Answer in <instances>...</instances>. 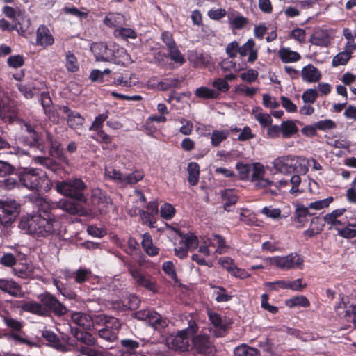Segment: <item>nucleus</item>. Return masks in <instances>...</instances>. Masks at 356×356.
Masks as SVG:
<instances>
[{
  "instance_id": "nucleus-1",
  "label": "nucleus",
  "mask_w": 356,
  "mask_h": 356,
  "mask_svg": "<svg viewBox=\"0 0 356 356\" xmlns=\"http://www.w3.org/2000/svg\"><path fill=\"white\" fill-rule=\"evenodd\" d=\"M32 202L38 207V212L23 216L19 222V227L35 237L46 238L59 234L60 222L54 214L48 211L49 202L40 196L33 197Z\"/></svg>"
},
{
  "instance_id": "nucleus-2",
  "label": "nucleus",
  "mask_w": 356,
  "mask_h": 356,
  "mask_svg": "<svg viewBox=\"0 0 356 356\" xmlns=\"http://www.w3.org/2000/svg\"><path fill=\"white\" fill-rule=\"evenodd\" d=\"M19 180L26 188L38 193H46L52 186V182L46 173L37 168H23L19 173Z\"/></svg>"
},
{
  "instance_id": "nucleus-3",
  "label": "nucleus",
  "mask_w": 356,
  "mask_h": 356,
  "mask_svg": "<svg viewBox=\"0 0 356 356\" xmlns=\"http://www.w3.org/2000/svg\"><path fill=\"white\" fill-rule=\"evenodd\" d=\"M198 331V326L193 319L188 321L186 328L168 339V346L175 350L186 351L189 347L190 338Z\"/></svg>"
},
{
  "instance_id": "nucleus-4",
  "label": "nucleus",
  "mask_w": 356,
  "mask_h": 356,
  "mask_svg": "<svg viewBox=\"0 0 356 356\" xmlns=\"http://www.w3.org/2000/svg\"><path fill=\"white\" fill-rule=\"evenodd\" d=\"M91 51L94 54L97 61H104L120 64V58L124 56L125 50L119 49L115 46L108 47L103 42L94 43L91 46Z\"/></svg>"
},
{
  "instance_id": "nucleus-5",
  "label": "nucleus",
  "mask_w": 356,
  "mask_h": 356,
  "mask_svg": "<svg viewBox=\"0 0 356 356\" xmlns=\"http://www.w3.org/2000/svg\"><path fill=\"white\" fill-rule=\"evenodd\" d=\"M86 188V184L79 178L58 181L56 189L58 193L79 201H86L83 192Z\"/></svg>"
},
{
  "instance_id": "nucleus-6",
  "label": "nucleus",
  "mask_w": 356,
  "mask_h": 356,
  "mask_svg": "<svg viewBox=\"0 0 356 356\" xmlns=\"http://www.w3.org/2000/svg\"><path fill=\"white\" fill-rule=\"evenodd\" d=\"M264 261L282 270H289L296 268L302 269L304 260L300 255L293 252L283 257H268L264 259Z\"/></svg>"
},
{
  "instance_id": "nucleus-7",
  "label": "nucleus",
  "mask_w": 356,
  "mask_h": 356,
  "mask_svg": "<svg viewBox=\"0 0 356 356\" xmlns=\"http://www.w3.org/2000/svg\"><path fill=\"white\" fill-rule=\"evenodd\" d=\"M134 317L149 323L154 330L161 331L168 325L169 321L159 313L151 309H142L134 314Z\"/></svg>"
},
{
  "instance_id": "nucleus-8",
  "label": "nucleus",
  "mask_w": 356,
  "mask_h": 356,
  "mask_svg": "<svg viewBox=\"0 0 356 356\" xmlns=\"http://www.w3.org/2000/svg\"><path fill=\"white\" fill-rule=\"evenodd\" d=\"M20 205L14 200H0V224L10 225L18 216Z\"/></svg>"
},
{
  "instance_id": "nucleus-9",
  "label": "nucleus",
  "mask_w": 356,
  "mask_h": 356,
  "mask_svg": "<svg viewBox=\"0 0 356 356\" xmlns=\"http://www.w3.org/2000/svg\"><path fill=\"white\" fill-rule=\"evenodd\" d=\"M128 270L137 285L145 287L154 293L157 291L155 280L149 275L143 274L140 270L131 265L129 266Z\"/></svg>"
},
{
  "instance_id": "nucleus-10",
  "label": "nucleus",
  "mask_w": 356,
  "mask_h": 356,
  "mask_svg": "<svg viewBox=\"0 0 356 356\" xmlns=\"http://www.w3.org/2000/svg\"><path fill=\"white\" fill-rule=\"evenodd\" d=\"M38 298L44 306L55 315L60 316L67 313V307L51 293L46 292L40 294Z\"/></svg>"
},
{
  "instance_id": "nucleus-11",
  "label": "nucleus",
  "mask_w": 356,
  "mask_h": 356,
  "mask_svg": "<svg viewBox=\"0 0 356 356\" xmlns=\"http://www.w3.org/2000/svg\"><path fill=\"white\" fill-rule=\"evenodd\" d=\"M193 343L195 350L204 356H208L213 351V342L206 334L197 335L193 339Z\"/></svg>"
},
{
  "instance_id": "nucleus-12",
  "label": "nucleus",
  "mask_w": 356,
  "mask_h": 356,
  "mask_svg": "<svg viewBox=\"0 0 356 356\" xmlns=\"http://www.w3.org/2000/svg\"><path fill=\"white\" fill-rule=\"evenodd\" d=\"M273 165L277 171L282 174H290L296 170V161L291 156H284L275 159Z\"/></svg>"
},
{
  "instance_id": "nucleus-13",
  "label": "nucleus",
  "mask_w": 356,
  "mask_h": 356,
  "mask_svg": "<svg viewBox=\"0 0 356 356\" xmlns=\"http://www.w3.org/2000/svg\"><path fill=\"white\" fill-rule=\"evenodd\" d=\"M120 327L121 323L118 318L111 319L106 326L99 330V336L108 341H114L118 338Z\"/></svg>"
},
{
  "instance_id": "nucleus-14",
  "label": "nucleus",
  "mask_w": 356,
  "mask_h": 356,
  "mask_svg": "<svg viewBox=\"0 0 356 356\" xmlns=\"http://www.w3.org/2000/svg\"><path fill=\"white\" fill-rule=\"evenodd\" d=\"M59 109L66 114L67 124L70 128L76 129L83 125L85 119L79 113L71 110L67 106H60Z\"/></svg>"
},
{
  "instance_id": "nucleus-15",
  "label": "nucleus",
  "mask_w": 356,
  "mask_h": 356,
  "mask_svg": "<svg viewBox=\"0 0 356 356\" xmlns=\"http://www.w3.org/2000/svg\"><path fill=\"white\" fill-rule=\"evenodd\" d=\"M0 290L13 297H22L21 286L13 279L0 278Z\"/></svg>"
},
{
  "instance_id": "nucleus-16",
  "label": "nucleus",
  "mask_w": 356,
  "mask_h": 356,
  "mask_svg": "<svg viewBox=\"0 0 356 356\" xmlns=\"http://www.w3.org/2000/svg\"><path fill=\"white\" fill-rule=\"evenodd\" d=\"M207 314L209 321L213 325V327L209 328L210 332H213L217 337L223 336L225 332L226 327L222 322L221 316L211 310H208Z\"/></svg>"
},
{
  "instance_id": "nucleus-17",
  "label": "nucleus",
  "mask_w": 356,
  "mask_h": 356,
  "mask_svg": "<svg viewBox=\"0 0 356 356\" xmlns=\"http://www.w3.org/2000/svg\"><path fill=\"white\" fill-rule=\"evenodd\" d=\"M218 263L234 277L244 279L249 275L244 270L238 268L234 264V260L229 257H220Z\"/></svg>"
},
{
  "instance_id": "nucleus-18",
  "label": "nucleus",
  "mask_w": 356,
  "mask_h": 356,
  "mask_svg": "<svg viewBox=\"0 0 356 356\" xmlns=\"http://www.w3.org/2000/svg\"><path fill=\"white\" fill-rule=\"evenodd\" d=\"M17 86L20 92L26 99L33 98L34 95H38L42 90L45 88V85L39 82L19 83Z\"/></svg>"
},
{
  "instance_id": "nucleus-19",
  "label": "nucleus",
  "mask_w": 356,
  "mask_h": 356,
  "mask_svg": "<svg viewBox=\"0 0 356 356\" xmlns=\"http://www.w3.org/2000/svg\"><path fill=\"white\" fill-rule=\"evenodd\" d=\"M54 42V39L49 29L44 25L40 26L36 32L37 45L46 47L52 45Z\"/></svg>"
},
{
  "instance_id": "nucleus-20",
  "label": "nucleus",
  "mask_w": 356,
  "mask_h": 356,
  "mask_svg": "<svg viewBox=\"0 0 356 356\" xmlns=\"http://www.w3.org/2000/svg\"><path fill=\"white\" fill-rule=\"evenodd\" d=\"M71 319L73 323L85 330H90L93 326L92 316L86 313L74 312L71 316Z\"/></svg>"
},
{
  "instance_id": "nucleus-21",
  "label": "nucleus",
  "mask_w": 356,
  "mask_h": 356,
  "mask_svg": "<svg viewBox=\"0 0 356 356\" xmlns=\"http://www.w3.org/2000/svg\"><path fill=\"white\" fill-rule=\"evenodd\" d=\"M301 76L302 80L308 83H316L321 78L320 71L312 64H309L302 69Z\"/></svg>"
},
{
  "instance_id": "nucleus-22",
  "label": "nucleus",
  "mask_w": 356,
  "mask_h": 356,
  "mask_svg": "<svg viewBox=\"0 0 356 356\" xmlns=\"http://www.w3.org/2000/svg\"><path fill=\"white\" fill-rule=\"evenodd\" d=\"M70 330L71 334L78 341L86 344L88 347L95 344L96 339L92 334L86 331H81L76 327H70Z\"/></svg>"
},
{
  "instance_id": "nucleus-23",
  "label": "nucleus",
  "mask_w": 356,
  "mask_h": 356,
  "mask_svg": "<svg viewBox=\"0 0 356 356\" xmlns=\"http://www.w3.org/2000/svg\"><path fill=\"white\" fill-rule=\"evenodd\" d=\"M20 140L24 145H26L30 147H34L38 149H41L43 147L41 134L38 131L33 132L31 134L22 136Z\"/></svg>"
},
{
  "instance_id": "nucleus-24",
  "label": "nucleus",
  "mask_w": 356,
  "mask_h": 356,
  "mask_svg": "<svg viewBox=\"0 0 356 356\" xmlns=\"http://www.w3.org/2000/svg\"><path fill=\"white\" fill-rule=\"evenodd\" d=\"M221 196L224 202V209L227 211H232L238 200L237 193L232 189H226L222 191Z\"/></svg>"
},
{
  "instance_id": "nucleus-25",
  "label": "nucleus",
  "mask_w": 356,
  "mask_h": 356,
  "mask_svg": "<svg viewBox=\"0 0 356 356\" xmlns=\"http://www.w3.org/2000/svg\"><path fill=\"white\" fill-rule=\"evenodd\" d=\"M22 308L26 312L42 316H46L49 314V310L44 306V305L35 301H30L24 303L22 305Z\"/></svg>"
},
{
  "instance_id": "nucleus-26",
  "label": "nucleus",
  "mask_w": 356,
  "mask_h": 356,
  "mask_svg": "<svg viewBox=\"0 0 356 356\" xmlns=\"http://www.w3.org/2000/svg\"><path fill=\"white\" fill-rule=\"evenodd\" d=\"M309 42L314 45L327 47L330 44V37L326 31L317 30L311 36Z\"/></svg>"
},
{
  "instance_id": "nucleus-27",
  "label": "nucleus",
  "mask_w": 356,
  "mask_h": 356,
  "mask_svg": "<svg viewBox=\"0 0 356 356\" xmlns=\"http://www.w3.org/2000/svg\"><path fill=\"white\" fill-rule=\"evenodd\" d=\"M278 56L284 63L297 62L301 58L299 53L285 47L279 50Z\"/></svg>"
},
{
  "instance_id": "nucleus-28",
  "label": "nucleus",
  "mask_w": 356,
  "mask_h": 356,
  "mask_svg": "<svg viewBox=\"0 0 356 356\" xmlns=\"http://www.w3.org/2000/svg\"><path fill=\"white\" fill-rule=\"evenodd\" d=\"M124 22V17L122 14L110 13L106 15L104 23L108 27L119 28Z\"/></svg>"
},
{
  "instance_id": "nucleus-29",
  "label": "nucleus",
  "mask_w": 356,
  "mask_h": 356,
  "mask_svg": "<svg viewBox=\"0 0 356 356\" xmlns=\"http://www.w3.org/2000/svg\"><path fill=\"white\" fill-rule=\"evenodd\" d=\"M42 336L49 343L51 346L60 351L66 350L65 346L60 343L57 335L52 331L44 330L42 332Z\"/></svg>"
},
{
  "instance_id": "nucleus-30",
  "label": "nucleus",
  "mask_w": 356,
  "mask_h": 356,
  "mask_svg": "<svg viewBox=\"0 0 356 356\" xmlns=\"http://www.w3.org/2000/svg\"><path fill=\"white\" fill-rule=\"evenodd\" d=\"M58 207L72 215L79 214L82 211V207L78 204L67 200H60Z\"/></svg>"
},
{
  "instance_id": "nucleus-31",
  "label": "nucleus",
  "mask_w": 356,
  "mask_h": 356,
  "mask_svg": "<svg viewBox=\"0 0 356 356\" xmlns=\"http://www.w3.org/2000/svg\"><path fill=\"white\" fill-rule=\"evenodd\" d=\"M323 224L322 223L321 219L318 217H314L311 220L309 229L305 230L303 232V234L305 236H307L308 237H312L320 234L323 230Z\"/></svg>"
},
{
  "instance_id": "nucleus-32",
  "label": "nucleus",
  "mask_w": 356,
  "mask_h": 356,
  "mask_svg": "<svg viewBox=\"0 0 356 356\" xmlns=\"http://www.w3.org/2000/svg\"><path fill=\"white\" fill-rule=\"evenodd\" d=\"M142 246L145 252L149 256H155L159 253V249L154 245L149 234L143 235Z\"/></svg>"
},
{
  "instance_id": "nucleus-33",
  "label": "nucleus",
  "mask_w": 356,
  "mask_h": 356,
  "mask_svg": "<svg viewBox=\"0 0 356 356\" xmlns=\"http://www.w3.org/2000/svg\"><path fill=\"white\" fill-rule=\"evenodd\" d=\"M234 353L235 356H260L258 349L246 344H242L235 348Z\"/></svg>"
},
{
  "instance_id": "nucleus-34",
  "label": "nucleus",
  "mask_w": 356,
  "mask_h": 356,
  "mask_svg": "<svg viewBox=\"0 0 356 356\" xmlns=\"http://www.w3.org/2000/svg\"><path fill=\"white\" fill-rule=\"evenodd\" d=\"M188 180L191 186H195L198 183L200 176V166L195 162H191L188 165Z\"/></svg>"
},
{
  "instance_id": "nucleus-35",
  "label": "nucleus",
  "mask_w": 356,
  "mask_h": 356,
  "mask_svg": "<svg viewBox=\"0 0 356 356\" xmlns=\"http://www.w3.org/2000/svg\"><path fill=\"white\" fill-rule=\"evenodd\" d=\"M13 273L15 275L26 279L33 275V269L31 266L26 264H19L13 268Z\"/></svg>"
},
{
  "instance_id": "nucleus-36",
  "label": "nucleus",
  "mask_w": 356,
  "mask_h": 356,
  "mask_svg": "<svg viewBox=\"0 0 356 356\" xmlns=\"http://www.w3.org/2000/svg\"><path fill=\"white\" fill-rule=\"evenodd\" d=\"M282 135L284 138H290L298 131V128L292 120L284 121L281 124Z\"/></svg>"
},
{
  "instance_id": "nucleus-37",
  "label": "nucleus",
  "mask_w": 356,
  "mask_h": 356,
  "mask_svg": "<svg viewBox=\"0 0 356 356\" xmlns=\"http://www.w3.org/2000/svg\"><path fill=\"white\" fill-rule=\"evenodd\" d=\"M144 177V173L140 170H136L132 173L128 175H124L122 181V186H126L128 184H135L138 181L143 179Z\"/></svg>"
},
{
  "instance_id": "nucleus-38",
  "label": "nucleus",
  "mask_w": 356,
  "mask_h": 356,
  "mask_svg": "<svg viewBox=\"0 0 356 356\" xmlns=\"http://www.w3.org/2000/svg\"><path fill=\"white\" fill-rule=\"evenodd\" d=\"M190 60L193 63L195 67H202L209 63L210 57L207 54L195 52L190 56Z\"/></svg>"
},
{
  "instance_id": "nucleus-39",
  "label": "nucleus",
  "mask_w": 356,
  "mask_h": 356,
  "mask_svg": "<svg viewBox=\"0 0 356 356\" xmlns=\"http://www.w3.org/2000/svg\"><path fill=\"white\" fill-rule=\"evenodd\" d=\"M140 302L136 296L131 294L122 300V306L120 307L122 310H133L138 307Z\"/></svg>"
},
{
  "instance_id": "nucleus-40",
  "label": "nucleus",
  "mask_w": 356,
  "mask_h": 356,
  "mask_svg": "<svg viewBox=\"0 0 356 356\" xmlns=\"http://www.w3.org/2000/svg\"><path fill=\"white\" fill-rule=\"evenodd\" d=\"M229 133L227 130H213L211 134V143L213 147H218L227 138Z\"/></svg>"
},
{
  "instance_id": "nucleus-41",
  "label": "nucleus",
  "mask_w": 356,
  "mask_h": 356,
  "mask_svg": "<svg viewBox=\"0 0 356 356\" xmlns=\"http://www.w3.org/2000/svg\"><path fill=\"white\" fill-rule=\"evenodd\" d=\"M309 212V209L305 207H299L296 209L294 218L300 224V227L304 226L308 221V216H312Z\"/></svg>"
},
{
  "instance_id": "nucleus-42",
  "label": "nucleus",
  "mask_w": 356,
  "mask_h": 356,
  "mask_svg": "<svg viewBox=\"0 0 356 356\" xmlns=\"http://www.w3.org/2000/svg\"><path fill=\"white\" fill-rule=\"evenodd\" d=\"M251 175L249 177V179L253 184L264 177L266 170L264 165L260 163H252V167L251 170Z\"/></svg>"
},
{
  "instance_id": "nucleus-43",
  "label": "nucleus",
  "mask_w": 356,
  "mask_h": 356,
  "mask_svg": "<svg viewBox=\"0 0 356 356\" xmlns=\"http://www.w3.org/2000/svg\"><path fill=\"white\" fill-rule=\"evenodd\" d=\"M348 49L345 51H341L337 54L332 59V66L337 67L339 65H346L350 60L351 56V51Z\"/></svg>"
},
{
  "instance_id": "nucleus-44",
  "label": "nucleus",
  "mask_w": 356,
  "mask_h": 356,
  "mask_svg": "<svg viewBox=\"0 0 356 356\" xmlns=\"http://www.w3.org/2000/svg\"><path fill=\"white\" fill-rule=\"evenodd\" d=\"M195 95L202 99H216L219 95L218 92L207 87L197 88Z\"/></svg>"
},
{
  "instance_id": "nucleus-45",
  "label": "nucleus",
  "mask_w": 356,
  "mask_h": 356,
  "mask_svg": "<svg viewBox=\"0 0 356 356\" xmlns=\"http://www.w3.org/2000/svg\"><path fill=\"white\" fill-rule=\"evenodd\" d=\"M114 35L115 36L120 37L122 39H135L137 37V33L134 30L131 28L122 27V26L115 29Z\"/></svg>"
},
{
  "instance_id": "nucleus-46",
  "label": "nucleus",
  "mask_w": 356,
  "mask_h": 356,
  "mask_svg": "<svg viewBox=\"0 0 356 356\" xmlns=\"http://www.w3.org/2000/svg\"><path fill=\"white\" fill-rule=\"evenodd\" d=\"M286 304L289 307H294L296 306H301L307 307L310 303L308 299L304 296H297L290 298L286 301Z\"/></svg>"
},
{
  "instance_id": "nucleus-47",
  "label": "nucleus",
  "mask_w": 356,
  "mask_h": 356,
  "mask_svg": "<svg viewBox=\"0 0 356 356\" xmlns=\"http://www.w3.org/2000/svg\"><path fill=\"white\" fill-rule=\"evenodd\" d=\"M92 197L95 203L98 204H102L104 207L111 204V199L100 190L94 191Z\"/></svg>"
},
{
  "instance_id": "nucleus-48",
  "label": "nucleus",
  "mask_w": 356,
  "mask_h": 356,
  "mask_svg": "<svg viewBox=\"0 0 356 356\" xmlns=\"http://www.w3.org/2000/svg\"><path fill=\"white\" fill-rule=\"evenodd\" d=\"M104 175L107 179L113 180L118 184H122L123 174L119 170L112 168H106Z\"/></svg>"
},
{
  "instance_id": "nucleus-49",
  "label": "nucleus",
  "mask_w": 356,
  "mask_h": 356,
  "mask_svg": "<svg viewBox=\"0 0 356 356\" xmlns=\"http://www.w3.org/2000/svg\"><path fill=\"white\" fill-rule=\"evenodd\" d=\"M175 211L174 207L169 203L163 204L160 209L161 216L166 220H171L174 217Z\"/></svg>"
},
{
  "instance_id": "nucleus-50",
  "label": "nucleus",
  "mask_w": 356,
  "mask_h": 356,
  "mask_svg": "<svg viewBox=\"0 0 356 356\" xmlns=\"http://www.w3.org/2000/svg\"><path fill=\"white\" fill-rule=\"evenodd\" d=\"M333 201L332 197H328L327 198L317 200L313 202H311L308 204L307 207L308 209H315V210H320L324 208L328 207L330 203H332Z\"/></svg>"
},
{
  "instance_id": "nucleus-51",
  "label": "nucleus",
  "mask_w": 356,
  "mask_h": 356,
  "mask_svg": "<svg viewBox=\"0 0 356 356\" xmlns=\"http://www.w3.org/2000/svg\"><path fill=\"white\" fill-rule=\"evenodd\" d=\"M121 344L122 346L120 350L121 355L122 352L136 353V350L139 347V343L132 339H123L121 341Z\"/></svg>"
},
{
  "instance_id": "nucleus-52",
  "label": "nucleus",
  "mask_w": 356,
  "mask_h": 356,
  "mask_svg": "<svg viewBox=\"0 0 356 356\" xmlns=\"http://www.w3.org/2000/svg\"><path fill=\"white\" fill-rule=\"evenodd\" d=\"M252 167V163H237L236 164V170L238 171L240 174V177L241 179L248 180L250 177V173L251 172Z\"/></svg>"
},
{
  "instance_id": "nucleus-53",
  "label": "nucleus",
  "mask_w": 356,
  "mask_h": 356,
  "mask_svg": "<svg viewBox=\"0 0 356 356\" xmlns=\"http://www.w3.org/2000/svg\"><path fill=\"white\" fill-rule=\"evenodd\" d=\"M108 115L107 111L104 113L99 114L95 118L89 129L90 131H98L99 129H102V128L103 126V123L108 118Z\"/></svg>"
},
{
  "instance_id": "nucleus-54",
  "label": "nucleus",
  "mask_w": 356,
  "mask_h": 356,
  "mask_svg": "<svg viewBox=\"0 0 356 356\" xmlns=\"http://www.w3.org/2000/svg\"><path fill=\"white\" fill-rule=\"evenodd\" d=\"M66 67L69 71L72 72H76L79 70L77 59L70 51L66 54Z\"/></svg>"
},
{
  "instance_id": "nucleus-55",
  "label": "nucleus",
  "mask_w": 356,
  "mask_h": 356,
  "mask_svg": "<svg viewBox=\"0 0 356 356\" xmlns=\"http://www.w3.org/2000/svg\"><path fill=\"white\" fill-rule=\"evenodd\" d=\"M261 213L268 218H270L274 220L280 219L282 217L281 210L277 208H273V207H265L261 210Z\"/></svg>"
},
{
  "instance_id": "nucleus-56",
  "label": "nucleus",
  "mask_w": 356,
  "mask_h": 356,
  "mask_svg": "<svg viewBox=\"0 0 356 356\" xmlns=\"http://www.w3.org/2000/svg\"><path fill=\"white\" fill-rule=\"evenodd\" d=\"M318 95V92L315 89L309 88L303 92L302 99L305 104H314Z\"/></svg>"
},
{
  "instance_id": "nucleus-57",
  "label": "nucleus",
  "mask_w": 356,
  "mask_h": 356,
  "mask_svg": "<svg viewBox=\"0 0 356 356\" xmlns=\"http://www.w3.org/2000/svg\"><path fill=\"white\" fill-rule=\"evenodd\" d=\"M34 161L35 163H40L52 171H55L57 169L56 163L51 160V159L47 157L37 156L34 159Z\"/></svg>"
},
{
  "instance_id": "nucleus-58",
  "label": "nucleus",
  "mask_w": 356,
  "mask_h": 356,
  "mask_svg": "<svg viewBox=\"0 0 356 356\" xmlns=\"http://www.w3.org/2000/svg\"><path fill=\"white\" fill-rule=\"evenodd\" d=\"M16 262V257L11 253H3V255L0 257V264L5 267L13 268Z\"/></svg>"
},
{
  "instance_id": "nucleus-59",
  "label": "nucleus",
  "mask_w": 356,
  "mask_h": 356,
  "mask_svg": "<svg viewBox=\"0 0 356 356\" xmlns=\"http://www.w3.org/2000/svg\"><path fill=\"white\" fill-rule=\"evenodd\" d=\"M315 127L321 131H328L336 127V123L330 119L318 121L315 123Z\"/></svg>"
},
{
  "instance_id": "nucleus-60",
  "label": "nucleus",
  "mask_w": 356,
  "mask_h": 356,
  "mask_svg": "<svg viewBox=\"0 0 356 356\" xmlns=\"http://www.w3.org/2000/svg\"><path fill=\"white\" fill-rule=\"evenodd\" d=\"M73 275L77 283H83L88 280L90 271L87 269H79L73 273Z\"/></svg>"
},
{
  "instance_id": "nucleus-61",
  "label": "nucleus",
  "mask_w": 356,
  "mask_h": 356,
  "mask_svg": "<svg viewBox=\"0 0 356 356\" xmlns=\"http://www.w3.org/2000/svg\"><path fill=\"white\" fill-rule=\"evenodd\" d=\"M248 20L246 17L243 16H236L230 19V24L232 25V28L234 29H241L246 24H248Z\"/></svg>"
},
{
  "instance_id": "nucleus-62",
  "label": "nucleus",
  "mask_w": 356,
  "mask_h": 356,
  "mask_svg": "<svg viewBox=\"0 0 356 356\" xmlns=\"http://www.w3.org/2000/svg\"><path fill=\"white\" fill-rule=\"evenodd\" d=\"M185 247L188 250H193L197 247V238L192 234H186L184 237Z\"/></svg>"
},
{
  "instance_id": "nucleus-63",
  "label": "nucleus",
  "mask_w": 356,
  "mask_h": 356,
  "mask_svg": "<svg viewBox=\"0 0 356 356\" xmlns=\"http://www.w3.org/2000/svg\"><path fill=\"white\" fill-rule=\"evenodd\" d=\"M170 54V56L172 60L174 62L179 63L180 65H183L186 60L180 51L178 49L177 47L173 48L172 49L168 51Z\"/></svg>"
},
{
  "instance_id": "nucleus-64",
  "label": "nucleus",
  "mask_w": 356,
  "mask_h": 356,
  "mask_svg": "<svg viewBox=\"0 0 356 356\" xmlns=\"http://www.w3.org/2000/svg\"><path fill=\"white\" fill-rule=\"evenodd\" d=\"M258 74H259L257 70L250 69L247 72L241 74L240 77L243 81L251 83L257 79Z\"/></svg>"
}]
</instances>
